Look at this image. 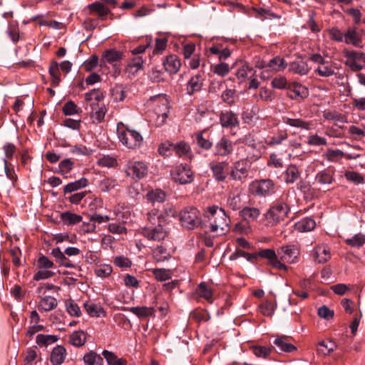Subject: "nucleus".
Segmentation results:
<instances>
[{
    "label": "nucleus",
    "instance_id": "nucleus-1",
    "mask_svg": "<svg viewBox=\"0 0 365 365\" xmlns=\"http://www.w3.org/2000/svg\"><path fill=\"white\" fill-rule=\"evenodd\" d=\"M147 220L150 225H146L142 228L141 234L149 241L160 242L168 235V232L164 227L166 220L163 213H159V210L153 208L147 213Z\"/></svg>",
    "mask_w": 365,
    "mask_h": 365
},
{
    "label": "nucleus",
    "instance_id": "nucleus-2",
    "mask_svg": "<svg viewBox=\"0 0 365 365\" xmlns=\"http://www.w3.org/2000/svg\"><path fill=\"white\" fill-rule=\"evenodd\" d=\"M205 213L210 232L222 235L229 230L230 218L223 208L213 205L207 207Z\"/></svg>",
    "mask_w": 365,
    "mask_h": 365
},
{
    "label": "nucleus",
    "instance_id": "nucleus-3",
    "mask_svg": "<svg viewBox=\"0 0 365 365\" xmlns=\"http://www.w3.org/2000/svg\"><path fill=\"white\" fill-rule=\"evenodd\" d=\"M117 133L120 141L127 148L134 149L141 145V135L135 130L125 128L121 123L118 124Z\"/></svg>",
    "mask_w": 365,
    "mask_h": 365
},
{
    "label": "nucleus",
    "instance_id": "nucleus-4",
    "mask_svg": "<svg viewBox=\"0 0 365 365\" xmlns=\"http://www.w3.org/2000/svg\"><path fill=\"white\" fill-rule=\"evenodd\" d=\"M53 267V262L47 257L41 255L37 259L36 272L34 274V280L39 281L53 277L55 275V272L51 269Z\"/></svg>",
    "mask_w": 365,
    "mask_h": 365
},
{
    "label": "nucleus",
    "instance_id": "nucleus-5",
    "mask_svg": "<svg viewBox=\"0 0 365 365\" xmlns=\"http://www.w3.org/2000/svg\"><path fill=\"white\" fill-rule=\"evenodd\" d=\"M179 220L181 225L187 230H194L200 225L199 212L192 207L180 211Z\"/></svg>",
    "mask_w": 365,
    "mask_h": 365
},
{
    "label": "nucleus",
    "instance_id": "nucleus-6",
    "mask_svg": "<svg viewBox=\"0 0 365 365\" xmlns=\"http://www.w3.org/2000/svg\"><path fill=\"white\" fill-rule=\"evenodd\" d=\"M343 53L346 58L345 65L352 71L358 72L365 68V66L360 63L364 61L365 53L346 49L343 51Z\"/></svg>",
    "mask_w": 365,
    "mask_h": 365
},
{
    "label": "nucleus",
    "instance_id": "nucleus-7",
    "mask_svg": "<svg viewBox=\"0 0 365 365\" xmlns=\"http://www.w3.org/2000/svg\"><path fill=\"white\" fill-rule=\"evenodd\" d=\"M288 212V205L284 202H279L268 210L266 213V218L276 224L284 220L287 216Z\"/></svg>",
    "mask_w": 365,
    "mask_h": 365
},
{
    "label": "nucleus",
    "instance_id": "nucleus-8",
    "mask_svg": "<svg viewBox=\"0 0 365 365\" xmlns=\"http://www.w3.org/2000/svg\"><path fill=\"white\" fill-rule=\"evenodd\" d=\"M253 194L260 197H266L274 192V184L269 179L256 180L250 185Z\"/></svg>",
    "mask_w": 365,
    "mask_h": 365
},
{
    "label": "nucleus",
    "instance_id": "nucleus-9",
    "mask_svg": "<svg viewBox=\"0 0 365 365\" xmlns=\"http://www.w3.org/2000/svg\"><path fill=\"white\" fill-rule=\"evenodd\" d=\"M173 178L175 182L179 184H188L193 180V173L188 165L180 164L175 169Z\"/></svg>",
    "mask_w": 365,
    "mask_h": 365
},
{
    "label": "nucleus",
    "instance_id": "nucleus-10",
    "mask_svg": "<svg viewBox=\"0 0 365 365\" xmlns=\"http://www.w3.org/2000/svg\"><path fill=\"white\" fill-rule=\"evenodd\" d=\"M277 254L280 260L294 264L299 260V250L294 245H285L277 250Z\"/></svg>",
    "mask_w": 365,
    "mask_h": 365
},
{
    "label": "nucleus",
    "instance_id": "nucleus-11",
    "mask_svg": "<svg viewBox=\"0 0 365 365\" xmlns=\"http://www.w3.org/2000/svg\"><path fill=\"white\" fill-rule=\"evenodd\" d=\"M247 163L245 160L236 161L232 166L230 178L234 180H242L248 175Z\"/></svg>",
    "mask_w": 365,
    "mask_h": 365
},
{
    "label": "nucleus",
    "instance_id": "nucleus-12",
    "mask_svg": "<svg viewBox=\"0 0 365 365\" xmlns=\"http://www.w3.org/2000/svg\"><path fill=\"white\" fill-rule=\"evenodd\" d=\"M147 166L142 162H130L126 167L127 175L133 179H140L147 174Z\"/></svg>",
    "mask_w": 365,
    "mask_h": 365
},
{
    "label": "nucleus",
    "instance_id": "nucleus-13",
    "mask_svg": "<svg viewBox=\"0 0 365 365\" xmlns=\"http://www.w3.org/2000/svg\"><path fill=\"white\" fill-rule=\"evenodd\" d=\"M259 255L263 258L267 259L268 263L274 268L283 270L288 269V267L286 266L284 263L281 262L278 254H277L274 250H262L259 251Z\"/></svg>",
    "mask_w": 365,
    "mask_h": 365
},
{
    "label": "nucleus",
    "instance_id": "nucleus-14",
    "mask_svg": "<svg viewBox=\"0 0 365 365\" xmlns=\"http://www.w3.org/2000/svg\"><path fill=\"white\" fill-rule=\"evenodd\" d=\"M233 151V143L227 137L223 136L215 144L214 147V155L215 156L225 157Z\"/></svg>",
    "mask_w": 365,
    "mask_h": 365
},
{
    "label": "nucleus",
    "instance_id": "nucleus-15",
    "mask_svg": "<svg viewBox=\"0 0 365 365\" xmlns=\"http://www.w3.org/2000/svg\"><path fill=\"white\" fill-rule=\"evenodd\" d=\"M227 167L228 163L226 161L217 162L210 165L213 177L217 181H224L226 179L228 175Z\"/></svg>",
    "mask_w": 365,
    "mask_h": 365
},
{
    "label": "nucleus",
    "instance_id": "nucleus-16",
    "mask_svg": "<svg viewBox=\"0 0 365 365\" xmlns=\"http://www.w3.org/2000/svg\"><path fill=\"white\" fill-rule=\"evenodd\" d=\"M288 96L292 99L305 98L308 96L307 88L297 82H293L288 86Z\"/></svg>",
    "mask_w": 365,
    "mask_h": 365
},
{
    "label": "nucleus",
    "instance_id": "nucleus-17",
    "mask_svg": "<svg viewBox=\"0 0 365 365\" xmlns=\"http://www.w3.org/2000/svg\"><path fill=\"white\" fill-rule=\"evenodd\" d=\"M220 120L223 128H232L239 125L237 115L232 111L221 113Z\"/></svg>",
    "mask_w": 365,
    "mask_h": 365
},
{
    "label": "nucleus",
    "instance_id": "nucleus-18",
    "mask_svg": "<svg viewBox=\"0 0 365 365\" xmlns=\"http://www.w3.org/2000/svg\"><path fill=\"white\" fill-rule=\"evenodd\" d=\"M334 180V172L327 169L319 171L315 176V182L324 188L331 185Z\"/></svg>",
    "mask_w": 365,
    "mask_h": 365
},
{
    "label": "nucleus",
    "instance_id": "nucleus-19",
    "mask_svg": "<svg viewBox=\"0 0 365 365\" xmlns=\"http://www.w3.org/2000/svg\"><path fill=\"white\" fill-rule=\"evenodd\" d=\"M242 193L239 190H235L231 192L227 200V205L232 210H237L241 209L243 205L242 199Z\"/></svg>",
    "mask_w": 365,
    "mask_h": 365
},
{
    "label": "nucleus",
    "instance_id": "nucleus-20",
    "mask_svg": "<svg viewBox=\"0 0 365 365\" xmlns=\"http://www.w3.org/2000/svg\"><path fill=\"white\" fill-rule=\"evenodd\" d=\"M344 42L356 47H361V36L357 32L356 28L349 27L345 31Z\"/></svg>",
    "mask_w": 365,
    "mask_h": 365
},
{
    "label": "nucleus",
    "instance_id": "nucleus-21",
    "mask_svg": "<svg viewBox=\"0 0 365 365\" xmlns=\"http://www.w3.org/2000/svg\"><path fill=\"white\" fill-rule=\"evenodd\" d=\"M203 85V78L199 73L192 76L187 83L186 91L190 96L201 91Z\"/></svg>",
    "mask_w": 365,
    "mask_h": 365
},
{
    "label": "nucleus",
    "instance_id": "nucleus-22",
    "mask_svg": "<svg viewBox=\"0 0 365 365\" xmlns=\"http://www.w3.org/2000/svg\"><path fill=\"white\" fill-rule=\"evenodd\" d=\"M273 344L278 348L279 351L292 353L296 351L297 348L289 341V338L285 336L277 337Z\"/></svg>",
    "mask_w": 365,
    "mask_h": 365
},
{
    "label": "nucleus",
    "instance_id": "nucleus-23",
    "mask_svg": "<svg viewBox=\"0 0 365 365\" xmlns=\"http://www.w3.org/2000/svg\"><path fill=\"white\" fill-rule=\"evenodd\" d=\"M163 65L166 71L170 74H175L180 70L181 62L176 55L172 54L167 56Z\"/></svg>",
    "mask_w": 365,
    "mask_h": 365
},
{
    "label": "nucleus",
    "instance_id": "nucleus-24",
    "mask_svg": "<svg viewBox=\"0 0 365 365\" xmlns=\"http://www.w3.org/2000/svg\"><path fill=\"white\" fill-rule=\"evenodd\" d=\"M313 256L319 263H324L331 258V253L325 245H318L313 250Z\"/></svg>",
    "mask_w": 365,
    "mask_h": 365
},
{
    "label": "nucleus",
    "instance_id": "nucleus-25",
    "mask_svg": "<svg viewBox=\"0 0 365 365\" xmlns=\"http://www.w3.org/2000/svg\"><path fill=\"white\" fill-rule=\"evenodd\" d=\"M289 69L291 72L301 76L307 75L310 70L307 63L303 59H298L292 62Z\"/></svg>",
    "mask_w": 365,
    "mask_h": 365
},
{
    "label": "nucleus",
    "instance_id": "nucleus-26",
    "mask_svg": "<svg viewBox=\"0 0 365 365\" xmlns=\"http://www.w3.org/2000/svg\"><path fill=\"white\" fill-rule=\"evenodd\" d=\"M66 356V350L63 346L58 345L51 353V362L53 365H61L63 363Z\"/></svg>",
    "mask_w": 365,
    "mask_h": 365
},
{
    "label": "nucleus",
    "instance_id": "nucleus-27",
    "mask_svg": "<svg viewBox=\"0 0 365 365\" xmlns=\"http://www.w3.org/2000/svg\"><path fill=\"white\" fill-rule=\"evenodd\" d=\"M110 92L112 98L115 102H121L126 98L128 88L125 85L117 84L111 89Z\"/></svg>",
    "mask_w": 365,
    "mask_h": 365
},
{
    "label": "nucleus",
    "instance_id": "nucleus-28",
    "mask_svg": "<svg viewBox=\"0 0 365 365\" xmlns=\"http://www.w3.org/2000/svg\"><path fill=\"white\" fill-rule=\"evenodd\" d=\"M287 67V63L284 58L276 56L270 59L267 64H263L261 68H269L273 71H284Z\"/></svg>",
    "mask_w": 365,
    "mask_h": 365
},
{
    "label": "nucleus",
    "instance_id": "nucleus-29",
    "mask_svg": "<svg viewBox=\"0 0 365 365\" xmlns=\"http://www.w3.org/2000/svg\"><path fill=\"white\" fill-rule=\"evenodd\" d=\"M259 209L254 207H245L240 210V216L247 222H254L260 215Z\"/></svg>",
    "mask_w": 365,
    "mask_h": 365
},
{
    "label": "nucleus",
    "instance_id": "nucleus-30",
    "mask_svg": "<svg viewBox=\"0 0 365 365\" xmlns=\"http://www.w3.org/2000/svg\"><path fill=\"white\" fill-rule=\"evenodd\" d=\"M88 8L91 12L96 13L101 20H105L107 15L110 12L106 6L98 1L89 4Z\"/></svg>",
    "mask_w": 365,
    "mask_h": 365
},
{
    "label": "nucleus",
    "instance_id": "nucleus-31",
    "mask_svg": "<svg viewBox=\"0 0 365 365\" xmlns=\"http://www.w3.org/2000/svg\"><path fill=\"white\" fill-rule=\"evenodd\" d=\"M57 300L53 297L46 296L42 297L39 302L38 308L43 312H49L57 307Z\"/></svg>",
    "mask_w": 365,
    "mask_h": 365
},
{
    "label": "nucleus",
    "instance_id": "nucleus-32",
    "mask_svg": "<svg viewBox=\"0 0 365 365\" xmlns=\"http://www.w3.org/2000/svg\"><path fill=\"white\" fill-rule=\"evenodd\" d=\"M195 292L197 297L203 298L210 303L212 302L213 291L205 282L200 283Z\"/></svg>",
    "mask_w": 365,
    "mask_h": 365
},
{
    "label": "nucleus",
    "instance_id": "nucleus-33",
    "mask_svg": "<svg viewBox=\"0 0 365 365\" xmlns=\"http://www.w3.org/2000/svg\"><path fill=\"white\" fill-rule=\"evenodd\" d=\"M162 101V105L163 108L162 109V113L158 114L155 124L157 127H160L163 125L166 121V119L168 116L169 112V103L166 98L160 97Z\"/></svg>",
    "mask_w": 365,
    "mask_h": 365
},
{
    "label": "nucleus",
    "instance_id": "nucleus-34",
    "mask_svg": "<svg viewBox=\"0 0 365 365\" xmlns=\"http://www.w3.org/2000/svg\"><path fill=\"white\" fill-rule=\"evenodd\" d=\"M300 177L299 168L295 165H289L284 173V181L287 183L293 184Z\"/></svg>",
    "mask_w": 365,
    "mask_h": 365
},
{
    "label": "nucleus",
    "instance_id": "nucleus-35",
    "mask_svg": "<svg viewBox=\"0 0 365 365\" xmlns=\"http://www.w3.org/2000/svg\"><path fill=\"white\" fill-rule=\"evenodd\" d=\"M282 120L283 123L287 125L303 130H309L311 126V123L309 122L303 120L301 118H291L289 117H283Z\"/></svg>",
    "mask_w": 365,
    "mask_h": 365
},
{
    "label": "nucleus",
    "instance_id": "nucleus-36",
    "mask_svg": "<svg viewBox=\"0 0 365 365\" xmlns=\"http://www.w3.org/2000/svg\"><path fill=\"white\" fill-rule=\"evenodd\" d=\"M316 226L315 221L309 217H305L295 224L296 230L299 232H309L314 229Z\"/></svg>",
    "mask_w": 365,
    "mask_h": 365
},
{
    "label": "nucleus",
    "instance_id": "nucleus-37",
    "mask_svg": "<svg viewBox=\"0 0 365 365\" xmlns=\"http://www.w3.org/2000/svg\"><path fill=\"white\" fill-rule=\"evenodd\" d=\"M84 308L87 314L91 317H100L101 314H104L102 307L92 302H85Z\"/></svg>",
    "mask_w": 365,
    "mask_h": 365
},
{
    "label": "nucleus",
    "instance_id": "nucleus-38",
    "mask_svg": "<svg viewBox=\"0 0 365 365\" xmlns=\"http://www.w3.org/2000/svg\"><path fill=\"white\" fill-rule=\"evenodd\" d=\"M86 334L83 331H75L69 336L70 343L77 347L82 346L86 341Z\"/></svg>",
    "mask_w": 365,
    "mask_h": 365
},
{
    "label": "nucleus",
    "instance_id": "nucleus-39",
    "mask_svg": "<svg viewBox=\"0 0 365 365\" xmlns=\"http://www.w3.org/2000/svg\"><path fill=\"white\" fill-rule=\"evenodd\" d=\"M103 357L106 359L108 365H126L125 359L118 358L113 352L104 350L102 352Z\"/></svg>",
    "mask_w": 365,
    "mask_h": 365
},
{
    "label": "nucleus",
    "instance_id": "nucleus-40",
    "mask_svg": "<svg viewBox=\"0 0 365 365\" xmlns=\"http://www.w3.org/2000/svg\"><path fill=\"white\" fill-rule=\"evenodd\" d=\"M314 73L322 77H329L334 75V68L331 63L325 61L323 64L317 66Z\"/></svg>",
    "mask_w": 365,
    "mask_h": 365
},
{
    "label": "nucleus",
    "instance_id": "nucleus-41",
    "mask_svg": "<svg viewBox=\"0 0 365 365\" xmlns=\"http://www.w3.org/2000/svg\"><path fill=\"white\" fill-rule=\"evenodd\" d=\"M86 365H103V358L96 352L91 351L86 353L83 358Z\"/></svg>",
    "mask_w": 365,
    "mask_h": 365
},
{
    "label": "nucleus",
    "instance_id": "nucleus-42",
    "mask_svg": "<svg viewBox=\"0 0 365 365\" xmlns=\"http://www.w3.org/2000/svg\"><path fill=\"white\" fill-rule=\"evenodd\" d=\"M88 185V180L85 178H82L80 180L67 184L63 187V192L65 194L71 193L78 189L85 187Z\"/></svg>",
    "mask_w": 365,
    "mask_h": 365
},
{
    "label": "nucleus",
    "instance_id": "nucleus-43",
    "mask_svg": "<svg viewBox=\"0 0 365 365\" xmlns=\"http://www.w3.org/2000/svg\"><path fill=\"white\" fill-rule=\"evenodd\" d=\"M125 309L140 318H145L151 316L153 313V309L152 307H133L126 308Z\"/></svg>",
    "mask_w": 365,
    "mask_h": 365
},
{
    "label": "nucleus",
    "instance_id": "nucleus-44",
    "mask_svg": "<svg viewBox=\"0 0 365 365\" xmlns=\"http://www.w3.org/2000/svg\"><path fill=\"white\" fill-rule=\"evenodd\" d=\"M147 199L153 204L161 203L165 200L166 195L161 190H155L150 191L146 195Z\"/></svg>",
    "mask_w": 365,
    "mask_h": 365
},
{
    "label": "nucleus",
    "instance_id": "nucleus-45",
    "mask_svg": "<svg viewBox=\"0 0 365 365\" xmlns=\"http://www.w3.org/2000/svg\"><path fill=\"white\" fill-rule=\"evenodd\" d=\"M237 77L241 81L254 76L255 71L248 64H243L236 73Z\"/></svg>",
    "mask_w": 365,
    "mask_h": 365
},
{
    "label": "nucleus",
    "instance_id": "nucleus-46",
    "mask_svg": "<svg viewBox=\"0 0 365 365\" xmlns=\"http://www.w3.org/2000/svg\"><path fill=\"white\" fill-rule=\"evenodd\" d=\"M318 346L317 352L324 356L329 355L336 348V344L332 341H328L327 342L324 341H320Z\"/></svg>",
    "mask_w": 365,
    "mask_h": 365
},
{
    "label": "nucleus",
    "instance_id": "nucleus-47",
    "mask_svg": "<svg viewBox=\"0 0 365 365\" xmlns=\"http://www.w3.org/2000/svg\"><path fill=\"white\" fill-rule=\"evenodd\" d=\"M61 219L67 225H75L82 221V217L81 215L70 212L61 213Z\"/></svg>",
    "mask_w": 365,
    "mask_h": 365
},
{
    "label": "nucleus",
    "instance_id": "nucleus-48",
    "mask_svg": "<svg viewBox=\"0 0 365 365\" xmlns=\"http://www.w3.org/2000/svg\"><path fill=\"white\" fill-rule=\"evenodd\" d=\"M346 244L352 247H360L365 244V235L358 233L344 240Z\"/></svg>",
    "mask_w": 365,
    "mask_h": 365
},
{
    "label": "nucleus",
    "instance_id": "nucleus-49",
    "mask_svg": "<svg viewBox=\"0 0 365 365\" xmlns=\"http://www.w3.org/2000/svg\"><path fill=\"white\" fill-rule=\"evenodd\" d=\"M173 150L180 158L187 155L190 151V145L184 142L180 141L177 143H173Z\"/></svg>",
    "mask_w": 365,
    "mask_h": 365
},
{
    "label": "nucleus",
    "instance_id": "nucleus-50",
    "mask_svg": "<svg viewBox=\"0 0 365 365\" xmlns=\"http://www.w3.org/2000/svg\"><path fill=\"white\" fill-rule=\"evenodd\" d=\"M117 185L118 184L115 180L109 178H105L100 181L98 187L101 191L103 192H108L111 190L114 189Z\"/></svg>",
    "mask_w": 365,
    "mask_h": 365
},
{
    "label": "nucleus",
    "instance_id": "nucleus-51",
    "mask_svg": "<svg viewBox=\"0 0 365 365\" xmlns=\"http://www.w3.org/2000/svg\"><path fill=\"white\" fill-rule=\"evenodd\" d=\"M49 73L52 78V85L57 86L61 82L58 63L53 61L49 67Z\"/></svg>",
    "mask_w": 365,
    "mask_h": 365
},
{
    "label": "nucleus",
    "instance_id": "nucleus-52",
    "mask_svg": "<svg viewBox=\"0 0 365 365\" xmlns=\"http://www.w3.org/2000/svg\"><path fill=\"white\" fill-rule=\"evenodd\" d=\"M153 255L158 262H164L170 257V253L163 246H158L153 250Z\"/></svg>",
    "mask_w": 365,
    "mask_h": 365
},
{
    "label": "nucleus",
    "instance_id": "nucleus-53",
    "mask_svg": "<svg viewBox=\"0 0 365 365\" xmlns=\"http://www.w3.org/2000/svg\"><path fill=\"white\" fill-rule=\"evenodd\" d=\"M287 138L288 134L286 130H279L270 138V139L267 142V144L270 146L279 145Z\"/></svg>",
    "mask_w": 365,
    "mask_h": 365
},
{
    "label": "nucleus",
    "instance_id": "nucleus-54",
    "mask_svg": "<svg viewBox=\"0 0 365 365\" xmlns=\"http://www.w3.org/2000/svg\"><path fill=\"white\" fill-rule=\"evenodd\" d=\"M252 349L257 357L263 359H267L272 351V348L262 346H253Z\"/></svg>",
    "mask_w": 365,
    "mask_h": 365
},
{
    "label": "nucleus",
    "instance_id": "nucleus-55",
    "mask_svg": "<svg viewBox=\"0 0 365 365\" xmlns=\"http://www.w3.org/2000/svg\"><path fill=\"white\" fill-rule=\"evenodd\" d=\"M103 58L106 62L112 63L121 59L122 53L114 49L107 50L104 53Z\"/></svg>",
    "mask_w": 365,
    "mask_h": 365
},
{
    "label": "nucleus",
    "instance_id": "nucleus-56",
    "mask_svg": "<svg viewBox=\"0 0 365 365\" xmlns=\"http://www.w3.org/2000/svg\"><path fill=\"white\" fill-rule=\"evenodd\" d=\"M259 109L257 107H253L250 110H247L242 113V119L245 123L250 124L257 120L259 117L257 112Z\"/></svg>",
    "mask_w": 365,
    "mask_h": 365
},
{
    "label": "nucleus",
    "instance_id": "nucleus-57",
    "mask_svg": "<svg viewBox=\"0 0 365 365\" xmlns=\"http://www.w3.org/2000/svg\"><path fill=\"white\" fill-rule=\"evenodd\" d=\"M58 337L56 335L38 334L36 336V343L40 346H47L56 342Z\"/></svg>",
    "mask_w": 365,
    "mask_h": 365
},
{
    "label": "nucleus",
    "instance_id": "nucleus-58",
    "mask_svg": "<svg viewBox=\"0 0 365 365\" xmlns=\"http://www.w3.org/2000/svg\"><path fill=\"white\" fill-rule=\"evenodd\" d=\"M103 98V95L96 89H93L90 92L85 94V101L90 102V105L95 104V103L99 102Z\"/></svg>",
    "mask_w": 365,
    "mask_h": 365
},
{
    "label": "nucleus",
    "instance_id": "nucleus-59",
    "mask_svg": "<svg viewBox=\"0 0 365 365\" xmlns=\"http://www.w3.org/2000/svg\"><path fill=\"white\" fill-rule=\"evenodd\" d=\"M66 310L72 317H80L81 312L78 305L73 301L69 300L66 302Z\"/></svg>",
    "mask_w": 365,
    "mask_h": 365
},
{
    "label": "nucleus",
    "instance_id": "nucleus-60",
    "mask_svg": "<svg viewBox=\"0 0 365 365\" xmlns=\"http://www.w3.org/2000/svg\"><path fill=\"white\" fill-rule=\"evenodd\" d=\"M100 166L106 168H113L117 165V160L115 158L109 155H103L100 157L97 161Z\"/></svg>",
    "mask_w": 365,
    "mask_h": 365
},
{
    "label": "nucleus",
    "instance_id": "nucleus-61",
    "mask_svg": "<svg viewBox=\"0 0 365 365\" xmlns=\"http://www.w3.org/2000/svg\"><path fill=\"white\" fill-rule=\"evenodd\" d=\"M105 113L103 107H98L91 112L90 116L93 123H99L104 119Z\"/></svg>",
    "mask_w": 365,
    "mask_h": 365
},
{
    "label": "nucleus",
    "instance_id": "nucleus-62",
    "mask_svg": "<svg viewBox=\"0 0 365 365\" xmlns=\"http://www.w3.org/2000/svg\"><path fill=\"white\" fill-rule=\"evenodd\" d=\"M144 61L142 56H138L133 58L128 63V68L133 72H137L143 68Z\"/></svg>",
    "mask_w": 365,
    "mask_h": 365
},
{
    "label": "nucleus",
    "instance_id": "nucleus-63",
    "mask_svg": "<svg viewBox=\"0 0 365 365\" xmlns=\"http://www.w3.org/2000/svg\"><path fill=\"white\" fill-rule=\"evenodd\" d=\"M112 272L113 268L109 264L100 265L95 269V274L101 278L108 277Z\"/></svg>",
    "mask_w": 365,
    "mask_h": 365
},
{
    "label": "nucleus",
    "instance_id": "nucleus-64",
    "mask_svg": "<svg viewBox=\"0 0 365 365\" xmlns=\"http://www.w3.org/2000/svg\"><path fill=\"white\" fill-rule=\"evenodd\" d=\"M63 112L66 115H71L79 113L80 108H78L74 102L70 101L63 106Z\"/></svg>",
    "mask_w": 365,
    "mask_h": 365
}]
</instances>
